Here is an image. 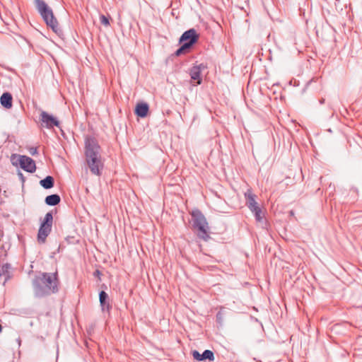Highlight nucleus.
I'll list each match as a JSON object with an SVG mask.
<instances>
[{
  "label": "nucleus",
  "mask_w": 362,
  "mask_h": 362,
  "mask_svg": "<svg viewBox=\"0 0 362 362\" xmlns=\"http://www.w3.org/2000/svg\"><path fill=\"white\" fill-rule=\"evenodd\" d=\"M61 201V198L59 194H53L48 195L45 197V202L47 205L49 206H56L58 204H59Z\"/></svg>",
  "instance_id": "dca6fc26"
},
{
  "label": "nucleus",
  "mask_w": 362,
  "mask_h": 362,
  "mask_svg": "<svg viewBox=\"0 0 362 362\" xmlns=\"http://www.w3.org/2000/svg\"><path fill=\"white\" fill-rule=\"evenodd\" d=\"M320 104H323L325 103V99L324 98H322L320 100Z\"/></svg>",
  "instance_id": "4be33fe9"
},
{
  "label": "nucleus",
  "mask_w": 362,
  "mask_h": 362,
  "mask_svg": "<svg viewBox=\"0 0 362 362\" xmlns=\"http://www.w3.org/2000/svg\"><path fill=\"white\" fill-rule=\"evenodd\" d=\"M11 162L14 165H19L25 171L34 173L36 170L35 163L33 159L26 156L12 155Z\"/></svg>",
  "instance_id": "0eeeda50"
},
{
  "label": "nucleus",
  "mask_w": 362,
  "mask_h": 362,
  "mask_svg": "<svg viewBox=\"0 0 362 362\" xmlns=\"http://www.w3.org/2000/svg\"><path fill=\"white\" fill-rule=\"evenodd\" d=\"M205 69H206V66L204 64L201 63L199 64H194L189 69V75L191 79L196 85H199L202 83V79L201 77V73Z\"/></svg>",
  "instance_id": "9d476101"
},
{
  "label": "nucleus",
  "mask_w": 362,
  "mask_h": 362,
  "mask_svg": "<svg viewBox=\"0 0 362 362\" xmlns=\"http://www.w3.org/2000/svg\"><path fill=\"white\" fill-rule=\"evenodd\" d=\"M2 330V326L0 325V332H1Z\"/></svg>",
  "instance_id": "393cba45"
},
{
  "label": "nucleus",
  "mask_w": 362,
  "mask_h": 362,
  "mask_svg": "<svg viewBox=\"0 0 362 362\" xmlns=\"http://www.w3.org/2000/svg\"><path fill=\"white\" fill-rule=\"evenodd\" d=\"M191 48L188 47L187 44H181V46L175 51V55L178 57L181 54L186 53Z\"/></svg>",
  "instance_id": "a211bd4d"
},
{
  "label": "nucleus",
  "mask_w": 362,
  "mask_h": 362,
  "mask_svg": "<svg viewBox=\"0 0 362 362\" xmlns=\"http://www.w3.org/2000/svg\"><path fill=\"white\" fill-rule=\"evenodd\" d=\"M11 269V265L8 263L4 264L0 267V276H4V284L12 278Z\"/></svg>",
  "instance_id": "4468645a"
},
{
  "label": "nucleus",
  "mask_w": 362,
  "mask_h": 362,
  "mask_svg": "<svg viewBox=\"0 0 362 362\" xmlns=\"http://www.w3.org/2000/svg\"><path fill=\"white\" fill-rule=\"evenodd\" d=\"M52 223L53 211H50L45 214L44 220L40 223L37 233V242L39 243L43 244L46 242L47 236L51 233Z\"/></svg>",
  "instance_id": "423d86ee"
},
{
  "label": "nucleus",
  "mask_w": 362,
  "mask_h": 362,
  "mask_svg": "<svg viewBox=\"0 0 362 362\" xmlns=\"http://www.w3.org/2000/svg\"><path fill=\"white\" fill-rule=\"evenodd\" d=\"M30 154H31V155L34 156V155H35V154H37V148H32L30 149Z\"/></svg>",
  "instance_id": "412c9836"
},
{
  "label": "nucleus",
  "mask_w": 362,
  "mask_h": 362,
  "mask_svg": "<svg viewBox=\"0 0 362 362\" xmlns=\"http://www.w3.org/2000/svg\"><path fill=\"white\" fill-rule=\"evenodd\" d=\"M199 35L194 28H191L184 32L180 37L179 42L180 44H187L188 47L192 48V46L198 41Z\"/></svg>",
  "instance_id": "6e6552de"
},
{
  "label": "nucleus",
  "mask_w": 362,
  "mask_h": 362,
  "mask_svg": "<svg viewBox=\"0 0 362 362\" xmlns=\"http://www.w3.org/2000/svg\"><path fill=\"white\" fill-rule=\"evenodd\" d=\"M40 185L45 189H51L54 187V179L51 175H47L40 181Z\"/></svg>",
  "instance_id": "f3484780"
},
{
  "label": "nucleus",
  "mask_w": 362,
  "mask_h": 362,
  "mask_svg": "<svg viewBox=\"0 0 362 362\" xmlns=\"http://www.w3.org/2000/svg\"><path fill=\"white\" fill-rule=\"evenodd\" d=\"M34 4L46 25L51 28L55 33L59 35L62 30L59 27L58 21L54 16L52 9L43 0H34Z\"/></svg>",
  "instance_id": "7ed1b4c3"
},
{
  "label": "nucleus",
  "mask_w": 362,
  "mask_h": 362,
  "mask_svg": "<svg viewBox=\"0 0 362 362\" xmlns=\"http://www.w3.org/2000/svg\"><path fill=\"white\" fill-rule=\"evenodd\" d=\"M100 274V272L98 270H96L95 272V275H99Z\"/></svg>",
  "instance_id": "b1692460"
},
{
  "label": "nucleus",
  "mask_w": 362,
  "mask_h": 362,
  "mask_svg": "<svg viewBox=\"0 0 362 362\" xmlns=\"http://www.w3.org/2000/svg\"><path fill=\"white\" fill-rule=\"evenodd\" d=\"M101 148L97 139L88 136L85 140V160L93 175L100 176L104 168V163L101 156Z\"/></svg>",
  "instance_id": "f257e3e1"
},
{
  "label": "nucleus",
  "mask_w": 362,
  "mask_h": 362,
  "mask_svg": "<svg viewBox=\"0 0 362 362\" xmlns=\"http://www.w3.org/2000/svg\"><path fill=\"white\" fill-rule=\"evenodd\" d=\"M193 358L197 361L209 360V361H214V354L211 350H205L202 354L198 351L194 350L192 351Z\"/></svg>",
  "instance_id": "9b49d317"
},
{
  "label": "nucleus",
  "mask_w": 362,
  "mask_h": 362,
  "mask_svg": "<svg viewBox=\"0 0 362 362\" xmlns=\"http://www.w3.org/2000/svg\"><path fill=\"white\" fill-rule=\"evenodd\" d=\"M99 301L103 312L109 311L112 308L110 303L109 296L104 291H101L99 293Z\"/></svg>",
  "instance_id": "f8f14e48"
},
{
  "label": "nucleus",
  "mask_w": 362,
  "mask_h": 362,
  "mask_svg": "<svg viewBox=\"0 0 362 362\" xmlns=\"http://www.w3.org/2000/svg\"><path fill=\"white\" fill-rule=\"evenodd\" d=\"M100 21L101 24H103V25H105V26L110 25L109 18L107 17H106L105 16L101 15L100 16Z\"/></svg>",
  "instance_id": "6ab92c4d"
},
{
  "label": "nucleus",
  "mask_w": 362,
  "mask_h": 362,
  "mask_svg": "<svg viewBox=\"0 0 362 362\" xmlns=\"http://www.w3.org/2000/svg\"><path fill=\"white\" fill-rule=\"evenodd\" d=\"M245 197L246 200V206L254 214L255 220L259 223L262 222L264 214L255 200L256 195L253 194L250 189H247L245 193Z\"/></svg>",
  "instance_id": "39448f33"
},
{
  "label": "nucleus",
  "mask_w": 362,
  "mask_h": 362,
  "mask_svg": "<svg viewBox=\"0 0 362 362\" xmlns=\"http://www.w3.org/2000/svg\"><path fill=\"white\" fill-rule=\"evenodd\" d=\"M17 341H18V345L20 346V345H21V339H20V338H18V339H17Z\"/></svg>",
  "instance_id": "5701e85b"
},
{
  "label": "nucleus",
  "mask_w": 362,
  "mask_h": 362,
  "mask_svg": "<svg viewBox=\"0 0 362 362\" xmlns=\"http://www.w3.org/2000/svg\"><path fill=\"white\" fill-rule=\"evenodd\" d=\"M149 106L146 103H138L135 108V114L141 118L145 117L148 112Z\"/></svg>",
  "instance_id": "2eb2a0df"
},
{
  "label": "nucleus",
  "mask_w": 362,
  "mask_h": 362,
  "mask_svg": "<svg viewBox=\"0 0 362 362\" xmlns=\"http://www.w3.org/2000/svg\"><path fill=\"white\" fill-rule=\"evenodd\" d=\"M32 284L36 298H43L57 293L58 291L57 273H41L33 279Z\"/></svg>",
  "instance_id": "f03ea898"
},
{
  "label": "nucleus",
  "mask_w": 362,
  "mask_h": 362,
  "mask_svg": "<svg viewBox=\"0 0 362 362\" xmlns=\"http://www.w3.org/2000/svg\"><path fill=\"white\" fill-rule=\"evenodd\" d=\"M40 122L41 126L47 129L59 126L58 119L45 111H42L40 113Z\"/></svg>",
  "instance_id": "1a4fd4ad"
},
{
  "label": "nucleus",
  "mask_w": 362,
  "mask_h": 362,
  "mask_svg": "<svg viewBox=\"0 0 362 362\" xmlns=\"http://www.w3.org/2000/svg\"><path fill=\"white\" fill-rule=\"evenodd\" d=\"M192 227L197 230V235L199 238L206 240L209 235L207 233L208 223L202 211L195 209L192 211Z\"/></svg>",
  "instance_id": "20e7f679"
},
{
  "label": "nucleus",
  "mask_w": 362,
  "mask_h": 362,
  "mask_svg": "<svg viewBox=\"0 0 362 362\" xmlns=\"http://www.w3.org/2000/svg\"><path fill=\"white\" fill-rule=\"evenodd\" d=\"M0 103L6 109L13 106V96L9 92H4L0 97Z\"/></svg>",
  "instance_id": "ddd939ff"
},
{
  "label": "nucleus",
  "mask_w": 362,
  "mask_h": 362,
  "mask_svg": "<svg viewBox=\"0 0 362 362\" xmlns=\"http://www.w3.org/2000/svg\"><path fill=\"white\" fill-rule=\"evenodd\" d=\"M216 320L217 321L219 322V323H221L222 321H223V315L221 313V312H218V313L216 314Z\"/></svg>",
  "instance_id": "aec40b11"
}]
</instances>
